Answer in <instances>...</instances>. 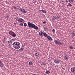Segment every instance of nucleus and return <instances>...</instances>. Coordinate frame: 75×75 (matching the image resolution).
<instances>
[{"label": "nucleus", "instance_id": "nucleus-8", "mask_svg": "<svg viewBox=\"0 0 75 75\" xmlns=\"http://www.w3.org/2000/svg\"><path fill=\"white\" fill-rule=\"evenodd\" d=\"M54 62L56 63V64H59V63L60 62V61H59V60L57 59L54 60Z\"/></svg>", "mask_w": 75, "mask_h": 75}, {"label": "nucleus", "instance_id": "nucleus-25", "mask_svg": "<svg viewBox=\"0 0 75 75\" xmlns=\"http://www.w3.org/2000/svg\"><path fill=\"white\" fill-rule=\"evenodd\" d=\"M69 6H72V4H71L70 3H68V5Z\"/></svg>", "mask_w": 75, "mask_h": 75}, {"label": "nucleus", "instance_id": "nucleus-3", "mask_svg": "<svg viewBox=\"0 0 75 75\" xmlns=\"http://www.w3.org/2000/svg\"><path fill=\"white\" fill-rule=\"evenodd\" d=\"M54 42L55 43L57 44L58 45H63V43L60 41H58L57 40H55Z\"/></svg>", "mask_w": 75, "mask_h": 75}, {"label": "nucleus", "instance_id": "nucleus-13", "mask_svg": "<svg viewBox=\"0 0 75 75\" xmlns=\"http://www.w3.org/2000/svg\"><path fill=\"white\" fill-rule=\"evenodd\" d=\"M62 4L63 5H65V2L64 1H62Z\"/></svg>", "mask_w": 75, "mask_h": 75}, {"label": "nucleus", "instance_id": "nucleus-40", "mask_svg": "<svg viewBox=\"0 0 75 75\" xmlns=\"http://www.w3.org/2000/svg\"><path fill=\"white\" fill-rule=\"evenodd\" d=\"M33 75H38V74H33Z\"/></svg>", "mask_w": 75, "mask_h": 75}, {"label": "nucleus", "instance_id": "nucleus-9", "mask_svg": "<svg viewBox=\"0 0 75 75\" xmlns=\"http://www.w3.org/2000/svg\"><path fill=\"white\" fill-rule=\"evenodd\" d=\"M49 40H50V41H52V39L51 37V36L48 35L46 38Z\"/></svg>", "mask_w": 75, "mask_h": 75}, {"label": "nucleus", "instance_id": "nucleus-41", "mask_svg": "<svg viewBox=\"0 0 75 75\" xmlns=\"http://www.w3.org/2000/svg\"><path fill=\"white\" fill-rule=\"evenodd\" d=\"M39 55V54H38V55Z\"/></svg>", "mask_w": 75, "mask_h": 75}, {"label": "nucleus", "instance_id": "nucleus-32", "mask_svg": "<svg viewBox=\"0 0 75 75\" xmlns=\"http://www.w3.org/2000/svg\"><path fill=\"white\" fill-rule=\"evenodd\" d=\"M13 8L14 9H16V6H13Z\"/></svg>", "mask_w": 75, "mask_h": 75}, {"label": "nucleus", "instance_id": "nucleus-1", "mask_svg": "<svg viewBox=\"0 0 75 75\" xmlns=\"http://www.w3.org/2000/svg\"><path fill=\"white\" fill-rule=\"evenodd\" d=\"M28 25L29 28H34L35 30H38V27L36 26L34 24H32V23H30V22H28Z\"/></svg>", "mask_w": 75, "mask_h": 75}, {"label": "nucleus", "instance_id": "nucleus-34", "mask_svg": "<svg viewBox=\"0 0 75 75\" xmlns=\"http://www.w3.org/2000/svg\"><path fill=\"white\" fill-rule=\"evenodd\" d=\"M41 65H45V64H44V63H42L41 64Z\"/></svg>", "mask_w": 75, "mask_h": 75}, {"label": "nucleus", "instance_id": "nucleus-22", "mask_svg": "<svg viewBox=\"0 0 75 75\" xmlns=\"http://www.w3.org/2000/svg\"><path fill=\"white\" fill-rule=\"evenodd\" d=\"M23 47H22L19 49V51H23Z\"/></svg>", "mask_w": 75, "mask_h": 75}, {"label": "nucleus", "instance_id": "nucleus-18", "mask_svg": "<svg viewBox=\"0 0 75 75\" xmlns=\"http://www.w3.org/2000/svg\"><path fill=\"white\" fill-rule=\"evenodd\" d=\"M18 9L19 10H20V11H22V10H23V8L19 7L18 8Z\"/></svg>", "mask_w": 75, "mask_h": 75}, {"label": "nucleus", "instance_id": "nucleus-36", "mask_svg": "<svg viewBox=\"0 0 75 75\" xmlns=\"http://www.w3.org/2000/svg\"><path fill=\"white\" fill-rule=\"evenodd\" d=\"M16 21H19V19H16Z\"/></svg>", "mask_w": 75, "mask_h": 75}, {"label": "nucleus", "instance_id": "nucleus-19", "mask_svg": "<svg viewBox=\"0 0 75 75\" xmlns=\"http://www.w3.org/2000/svg\"><path fill=\"white\" fill-rule=\"evenodd\" d=\"M46 72L47 74H49L50 73V71H49L48 70H46Z\"/></svg>", "mask_w": 75, "mask_h": 75}, {"label": "nucleus", "instance_id": "nucleus-7", "mask_svg": "<svg viewBox=\"0 0 75 75\" xmlns=\"http://www.w3.org/2000/svg\"><path fill=\"white\" fill-rule=\"evenodd\" d=\"M39 35L42 37H44V33H43V32L42 31H41L39 33Z\"/></svg>", "mask_w": 75, "mask_h": 75}, {"label": "nucleus", "instance_id": "nucleus-10", "mask_svg": "<svg viewBox=\"0 0 75 75\" xmlns=\"http://www.w3.org/2000/svg\"><path fill=\"white\" fill-rule=\"evenodd\" d=\"M43 36L45 37H47L48 36V34H47L46 33H43Z\"/></svg>", "mask_w": 75, "mask_h": 75}, {"label": "nucleus", "instance_id": "nucleus-2", "mask_svg": "<svg viewBox=\"0 0 75 75\" xmlns=\"http://www.w3.org/2000/svg\"><path fill=\"white\" fill-rule=\"evenodd\" d=\"M9 34L11 36V37H16V34L13 32L10 31L9 32Z\"/></svg>", "mask_w": 75, "mask_h": 75}, {"label": "nucleus", "instance_id": "nucleus-14", "mask_svg": "<svg viewBox=\"0 0 75 75\" xmlns=\"http://www.w3.org/2000/svg\"><path fill=\"white\" fill-rule=\"evenodd\" d=\"M21 11L22 13H26V12L25 11V10L23 9H22V10Z\"/></svg>", "mask_w": 75, "mask_h": 75}, {"label": "nucleus", "instance_id": "nucleus-27", "mask_svg": "<svg viewBox=\"0 0 75 75\" xmlns=\"http://www.w3.org/2000/svg\"><path fill=\"white\" fill-rule=\"evenodd\" d=\"M20 25L21 26H23V23H20Z\"/></svg>", "mask_w": 75, "mask_h": 75}, {"label": "nucleus", "instance_id": "nucleus-21", "mask_svg": "<svg viewBox=\"0 0 75 75\" xmlns=\"http://www.w3.org/2000/svg\"><path fill=\"white\" fill-rule=\"evenodd\" d=\"M69 48H70V49H71V50H72V49H73L74 47H72V46H69Z\"/></svg>", "mask_w": 75, "mask_h": 75}, {"label": "nucleus", "instance_id": "nucleus-39", "mask_svg": "<svg viewBox=\"0 0 75 75\" xmlns=\"http://www.w3.org/2000/svg\"><path fill=\"white\" fill-rule=\"evenodd\" d=\"M66 2H67V3H68V0H66Z\"/></svg>", "mask_w": 75, "mask_h": 75}, {"label": "nucleus", "instance_id": "nucleus-24", "mask_svg": "<svg viewBox=\"0 0 75 75\" xmlns=\"http://www.w3.org/2000/svg\"><path fill=\"white\" fill-rule=\"evenodd\" d=\"M5 17L7 18H9V16L8 15L6 16H5Z\"/></svg>", "mask_w": 75, "mask_h": 75}, {"label": "nucleus", "instance_id": "nucleus-4", "mask_svg": "<svg viewBox=\"0 0 75 75\" xmlns=\"http://www.w3.org/2000/svg\"><path fill=\"white\" fill-rule=\"evenodd\" d=\"M20 43L18 42L16 45L15 46V49H19V48H20Z\"/></svg>", "mask_w": 75, "mask_h": 75}, {"label": "nucleus", "instance_id": "nucleus-12", "mask_svg": "<svg viewBox=\"0 0 75 75\" xmlns=\"http://www.w3.org/2000/svg\"><path fill=\"white\" fill-rule=\"evenodd\" d=\"M44 29L45 31H47V27H46L45 25V26H44Z\"/></svg>", "mask_w": 75, "mask_h": 75}, {"label": "nucleus", "instance_id": "nucleus-17", "mask_svg": "<svg viewBox=\"0 0 75 75\" xmlns=\"http://www.w3.org/2000/svg\"><path fill=\"white\" fill-rule=\"evenodd\" d=\"M64 58H65L66 59H68V56H67V55H65L64 57Z\"/></svg>", "mask_w": 75, "mask_h": 75}, {"label": "nucleus", "instance_id": "nucleus-23", "mask_svg": "<svg viewBox=\"0 0 75 75\" xmlns=\"http://www.w3.org/2000/svg\"><path fill=\"white\" fill-rule=\"evenodd\" d=\"M52 19L54 20H57L56 18L55 17H54L53 18H52Z\"/></svg>", "mask_w": 75, "mask_h": 75}, {"label": "nucleus", "instance_id": "nucleus-38", "mask_svg": "<svg viewBox=\"0 0 75 75\" xmlns=\"http://www.w3.org/2000/svg\"><path fill=\"white\" fill-rule=\"evenodd\" d=\"M36 3V1H35L34 2H33V3L35 4Z\"/></svg>", "mask_w": 75, "mask_h": 75}, {"label": "nucleus", "instance_id": "nucleus-37", "mask_svg": "<svg viewBox=\"0 0 75 75\" xmlns=\"http://www.w3.org/2000/svg\"><path fill=\"white\" fill-rule=\"evenodd\" d=\"M55 30L53 29L52 30V31H53V32H55Z\"/></svg>", "mask_w": 75, "mask_h": 75}, {"label": "nucleus", "instance_id": "nucleus-5", "mask_svg": "<svg viewBox=\"0 0 75 75\" xmlns=\"http://www.w3.org/2000/svg\"><path fill=\"white\" fill-rule=\"evenodd\" d=\"M71 72L73 73V74L75 75V67H72L71 68Z\"/></svg>", "mask_w": 75, "mask_h": 75}, {"label": "nucleus", "instance_id": "nucleus-33", "mask_svg": "<svg viewBox=\"0 0 75 75\" xmlns=\"http://www.w3.org/2000/svg\"><path fill=\"white\" fill-rule=\"evenodd\" d=\"M8 42L9 44H10V43H11V41H9Z\"/></svg>", "mask_w": 75, "mask_h": 75}, {"label": "nucleus", "instance_id": "nucleus-11", "mask_svg": "<svg viewBox=\"0 0 75 75\" xmlns=\"http://www.w3.org/2000/svg\"><path fill=\"white\" fill-rule=\"evenodd\" d=\"M0 66L1 67H3V63L1 62V61L0 60Z\"/></svg>", "mask_w": 75, "mask_h": 75}, {"label": "nucleus", "instance_id": "nucleus-20", "mask_svg": "<svg viewBox=\"0 0 75 75\" xmlns=\"http://www.w3.org/2000/svg\"><path fill=\"white\" fill-rule=\"evenodd\" d=\"M71 34H72V35H73L75 37V33L74 32H73L71 33Z\"/></svg>", "mask_w": 75, "mask_h": 75}, {"label": "nucleus", "instance_id": "nucleus-35", "mask_svg": "<svg viewBox=\"0 0 75 75\" xmlns=\"http://www.w3.org/2000/svg\"><path fill=\"white\" fill-rule=\"evenodd\" d=\"M59 17H58V16H57V18H56V19H59Z\"/></svg>", "mask_w": 75, "mask_h": 75}, {"label": "nucleus", "instance_id": "nucleus-30", "mask_svg": "<svg viewBox=\"0 0 75 75\" xmlns=\"http://www.w3.org/2000/svg\"><path fill=\"white\" fill-rule=\"evenodd\" d=\"M35 56H37L38 57V55H37V53H35Z\"/></svg>", "mask_w": 75, "mask_h": 75}, {"label": "nucleus", "instance_id": "nucleus-15", "mask_svg": "<svg viewBox=\"0 0 75 75\" xmlns=\"http://www.w3.org/2000/svg\"><path fill=\"white\" fill-rule=\"evenodd\" d=\"M42 13H47V11H45V10H41Z\"/></svg>", "mask_w": 75, "mask_h": 75}, {"label": "nucleus", "instance_id": "nucleus-16", "mask_svg": "<svg viewBox=\"0 0 75 75\" xmlns=\"http://www.w3.org/2000/svg\"><path fill=\"white\" fill-rule=\"evenodd\" d=\"M19 20L20 21H21V22H24V19H22V18H20L19 19Z\"/></svg>", "mask_w": 75, "mask_h": 75}, {"label": "nucleus", "instance_id": "nucleus-6", "mask_svg": "<svg viewBox=\"0 0 75 75\" xmlns=\"http://www.w3.org/2000/svg\"><path fill=\"white\" fill-rule=\"evenodd\" d=\"M18 42H15L13 43V48H15V47H16V45H17L18 43Z\"/></svg>", "mask_w": 75, "mask_h": 75}, {"label": "nucleus", "instance_id": "nucleus-31", "mask_svg": "<svg viewBox=\"0 0 75 75\" xmlns=\"http://www.w3.org/2000/svg\"><path fill=\"white\" fill-rule=\"evenodd\" d=\"M43 24H46L47 22L46 21H44L43 22Z\"/></svg>", "mask_w": 75, "mask_h": 75}, {"label": "nucleus", "instance_id": "nucleus-29", "mask_svg": "<svg viewBox=\"0 0 75 75\" xmlns=\"http://www.w3.org/2000/svg\"><path fill=\"white\" fill-rule=\"evenodd\" d=\"M29 65H32L33 64V63L32 62H29Z\"/></svg>", "mask_w": 75, "mask_h": 75}, {"label": "nucleus", "instance_id": "nucleus-28", "mask_svg": "<svg viewBox=\"0 0 75 75\" xmlns=\"http://www.w3.org/2000/svg\"><path fill=\"white\" fill-rule=\"evenodd\" d=\"M24 26H25V27H26V26H27V23H24Z\"/></svg>", "mask_w": 75, "mask_h": 75}, {"label": "nucleus", "instance_id": "nucleus-26", "mask_svg": "<svg viewBox=\"0 0 75 75\" xmlns=\"http://www.w3.org/2000/svg\"><path fill=\"white\" fill-rule=\"evenodd\" d=\"M73 0H68V1L69 3H71L72 1H73Z\"/></svg>", "mask_w": 75, "mask_h": 75}]
</instances>
